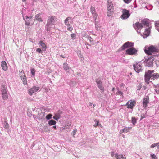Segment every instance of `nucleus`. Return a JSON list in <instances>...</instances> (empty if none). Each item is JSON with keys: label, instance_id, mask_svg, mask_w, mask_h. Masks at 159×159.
I'll return each instance as SVG.
<instances>
[{"label": "nucleus", "instance_id": "obj_51", "mask_svg": "<svg viewBox=\"0 0 159 159\" xmlns=\"http://www.w3.org/2000/svg\"><path fill=\"white\" fill-rule=\"evenodd\" d=\"M77 132V130L76 129H75V130H74L73 131V136H74L75 134Z\"/></svg>", "mask_w": 159, "mask_h": 159}, {"label": "nucleus", "instance_id": "obj_58", "mask_svg": "<svg viewBox=\"0 0 159 159\" xmlns=\"http://www.w3.org/2000/svg\"><path fill=\"white\" fill-rule=\"evenodd\" d=\"M157 148L158 149H159V144H157Z\"/></svg>", "mask_w": 159, "mask_h": 159}, {"label": "nucleus", "instance_id": "obj_11", "mask_svg": "<svg viewBox=\"0 0 159 159\" xmlns=\"http://www.w3.org/2000/svg\"><path fill=\"white\" fill-rule=\"evenodd\" d=\"M39 89V87L36 86H33L29 90L28 93L30 95H32L35 92H37Z\"/></svg>", "mask_w": 159, "mask_h": 159}, {"label": "nucleus", "instance_id": "obj_4", "mask_svg": "<svg viewBox=\"0 0 159 159\" xmlns=\"http://www.w3.org/2000/svg\"><path fill=\"white\" fill-rule=\"evenodd\" d=\"M134 43L131 42H127L118 50L119 51L124 50L126 48L133 47L134 46Z\"/></svg>", "mask_w": 159, "mask_h": 159}, {"label": "nucleus", "instance_id": "obj_49", "mask_svg": "<svg viewBox=\"0 0 159 159\" xmlns=\"http://www.w3.org/2000/svg\"><path fill=\"white\" fill-rule=\"evenodd\" d=\"M116 155V154H114V152H112L111 153V155L112 157H115V155Z\"/></svg>", "mask_w": 159, "mask_h": 159}, {"label": "nucleus", "instance_id": "obj_47", "mask_svg": "<svg viewBox=\"0 0 159 159\" xmlns=\"http://www.w3.org/2000/svg\"><path fill=\"white\" fill-rule=\"evenodd\" d=\"M123 1L125 3L128 4L130 2L131 0H123Z\"/></svg>", "mask_w": 159, "mask_h": 159}, {"label": "nucleus", "instance_id": "obj_6", "mask_svg": "<svg viewBox=\"0 0 159 159\" xmlns=\"http://www.w3.org/2000/svg\"><path fill=\"white\" fill-rule=\"evenodd\" d=\"M137 50L134 47H131L127 49L126 51L125 54L129 55L135 54Z\"/></svg>", "mask_w": 159, "mask_h": 159}, {"label": "nucleus", "instance_id": "obj_16", "mask_svg": "<svg viewBox=\"0 0 159 159\" xmlns=\"http://www.w3.org/2000/svg\"><path fill=\"white\" fill-rule=\"evenodd\" d=\"M42 13H39L35 16V20L39 22H42L43 20L41 17L40 16Z\"/></svg>", "mask_w": 159, "mask_h": 159}, {"label": "nucleus", "instance_id": "obj_12", "mask_svg": "<svg viewBox=\"0 0 159 159\" xmlns=\"http://www.w3.org/2000/svg\"><path fill=\"white\" fill-rule=\"evenodd\" d=\"M149 103V98L148 96H145L143 99V106L144 108H146L147 104Z\"/></svg>", "mask_w": 159, "mask_h": 159}, {"label": "nucleus", "instance_id": "obj_50", "mask_svg": "<svg viewBox=\"0 0 159 159\" xmlns=\"http://www.w3.org/2000/svg\"><path fill=\"white\" fill-rule=\"evenodd\" d=\"M81 52L80 51H78L77 52V54H78V56L80 55H81Z\"/></svg>", "mask_w": 159, "mask_h": 159}, {"label": "nucleus", "instance_id": "obj_23", "mask_svg": "<svg viewBox=\"0 0 159 159\" xmlns=\"http://www.w3.org/2000/svg\"><path fill=\"white\" fill-rule=\"evenodd\" d=\"M86 37L87 39L89 40L90 43L92 45H94L95 44V42L93 40V39L90 37L88 35H86Z\"/></svg>", "mask_w": 159, "mask_h": 159}, {"label": "nucleus", "instance_id": "obj_34", "mask_svg": "<svg viewBox=\"0 0 159 159\" xmlns=\"http://www.w3.org/2000/svg\"><path fill=\"white\" fill-rule=\"evenodd\" d=\"M67 29L69 31H72L73 30V27H72L71 25H70V24H67Z\"/></svg>", "mask_w": 159, "mask_h": 159}, {"label": "nucleus", "instance_id": "obj_1", "mask_svg": "<svg viewBox=\"0 0 159 159\" xmlns=\"http://www.w3.org/2000/svg\"><path fill=\"white\" fill-rule=\"evenodd\" d=\"M154 72L153 70H148L147 72L145 73V79L146 82L148 84L149 80L155 79H157L159 77V75L158 73H154L152 75V73Z\"/></svg>", "mask_w": 159, "mask_h": 159}, {"label": "nucleus", "instance_id": "obj_55", "mask_svg": "<svg viewBox=\"0 0 159 159\" xmlns=\"http://www.w3.org/2000/svg\"><path fill=\"white\" fill-rule=\"evenodd\" d=\"M69 126H70V124H68L67 125H66V127L68 128H70Z\"/></svg>", "mask_w": 159, "mask_h": 159}, {"label": "nucleus", "instance_id": "obj_37", "mask_svg": "<svg viewBox=\"0 0 159 159\" xmlns=\"http://www.w3.org/2000/svg\"><path fill=\"white\" fill-rule=\"evenodd\" d=\"M2 97L3 99H7L8 98V95L7 93H5L4 94H2Z\"/></svg>", "mask_w": 159, "mask_h": 159}, {"label": "nucleus", "instance_id": "obj_64", "mask_svg": "<svg viewBox=\"0 0 159 159\" xmlns=\"http://www.w3.org/2000/svg\"><path fill=\"white\" fill-rule=\"evenodd\" d=\"M87 45H88V46H91V45H90V44H88V43H87Z\"/></svg>", "mask_w": 159, "mask_h": 159}, {"label": "nucleus", "instance_id": "obj_5", "mask_svg": "<svg viewBox=\"0 0 159 159\" xmlns=\"http://www.w3.org/2000/svg\"><path fill=\"white\" fill-rule=\"evenodd\" d=\"M149 20L147 18L144 19L142 20L141 23H140V29L142 28L143 26H145L151 28V26L149 25Z\"/></svg>", "mask_w": 159, "mask_h": 159}, {"label": "nucleus", "instance_id": "obj_13", "mask_svg": "<svg viewBox=\"0 0 159 159\" xmlns=\"http://www.w3.org/2000/svg\"><path fill=\"white\" fill-rule=\"evenodd\" d=\"M96 82L97 84L98 87L101 90V93L103 92L104 88L102 85V82L100 81H98L97 79L96 80Z\"/></svg>", "mask_w": 159, "mask_h": 159}, {"label": "nucleus", "instance_id": "obj_17", "mask_svg": "<svg viewBox=\"0 0 159 159\" xmlns=\"http://www.w3.org/2000/svg\"><path fill=\"white\" fill-rule=\"evenodd\" d=\"M39 44L42 48V49L45 51L46 50V46L45 44L42 41H40L39 42Z\"/></svg>", "mask_w": 159, "mask_h": 159}, {"label": "nucleus", "instance_id": "obj_39", "mask_svg": "<svg viewBox=\"0 0 159 159\" xmlns=\"http://www.w3.org/2000/svg\"><path fill=\"white\" fill-rule=\"evenodd\" d=\"M52 115L51 114H49L46 116V118L48 120L51 119L52 118Z\"/></svg>", "mask_w": 159, "mask_h": 159}, {"label": "nucleus", "instance_id": "obj_7", "mask_svg": "<svg viewBox=\"0 0 159 159\" xmlns=\"http://www.w3.org/2000/svg\"><path fill=\"white\" fill-rule=\"evenodd\" d=\"M57 19L56 17L54 16H50L48 17L47 23L52 25L55 23Z\"/></svg>", "mask_w": 159, "mask_h": 159}, {"label": "nucleus", "instance_id": "obj_27", "mask_svg": "<svg viewBox=\"0 0 159 159\" xmlns=\"http://www.w3.org/2000/svg\"><path fill=\"white\" fill-rule=\"evenodd\" d=\"M3 125L4 127L7 129H9V124L6 121H5L3 124Z\"/></svg>", "mask_w": 159, "mask_h": 159}, {"label": "nucleus", "instance_id": "obj_52", "mask_svg": "<svg viewBox=\"0 0 159 159\" xmlns=\"http://www.w3.org/2000/svg\"><path fill=\"white\" fill-rule=\"evenodd\" d=\"M95 28L97 30H98V25L96 24V23H95Z\"/></svg>", "mask_w": 159, "mask_h": 159}, {"label": "nucleus", "instance_id": "obj_62", "mask_svg": "<svg viewBox=\"0 0 159 159\" xmlns=\"http://www.w3.org/2000/svg\"><path fill=\"white\" fill-rule=\"evenodd\" d=\"M26 0H22V1L23 2H25Z\"/></svg>", "mask_w": 159, "mask_h": 159}, {"label": "nucleus", "instance_id": "obj_18", "mask_svg": "<svg viewBox=\"0 0 159 159\" xmlns=\"http://www.w3.org/2000/svg\"><path fill=\"white\" fill-rule=\"evenodd\" d=\"M134 69V70L137 73H139V63H137L133 65Z\"/></svg>", "mask_w": 159, "mask_h": 159}, {"label": "nucleus", "instance_id": "obj_32", "mask_svg": "<svg viewBox=\"0 0 159 159\" xmlns=\"http://www.w3.org/2000/svg\"><path fill=\"white\" fill-rule=\"evenodd\" d=\"M71 19V18L70 17H68L65 20V23L66 25H67V24H69V20H70Z\"/></svg>", "mask_w": 159, "mask_h": 159}, {"label": "nucleus", "instance_id": "obj_33", "mask_svg": "<svg viewBox=\"0 0 159 159\" xmlns=\"http://www.w3.org/2000/svg\"><path fill=\"white\" fill-rule=\"evenodd\" d=\"M32 18V16H29V19H30V20H27V21L25 20L26 25L28 26L30 25V21L31 20Z\"/></svg>", "mask_w": 159, "mask_h": 159}, {"label": "nucleus", "instance_id": "obj_30", "mask_svg": "<svg viewBox=\"0 0 159 159\" xmlns=\"http://www.w3.org/2000/svg\"><path fill=\"white\" fill-rule=\"evenodd\" d=\"M115 157L117 159H120L121 158L124 159V157L122 155H118L117 153L115 155Z\"/></svg>", "mask_w": 159, "mask_h": 159}, {"label": "nucleus", "instance_id": "obj_8", "mask_svg": "<svg viewBox=\"0 0 159 159\" xmlns=\"http://www.w3.org/2000/svg\"><path fill=\"white\" fill-rule=\"evenodd\" d=\"M151 28L148 27L145 29L144 32L141 34L142 36L144 38H147L149 36L151 30Z\"/></svg>", "mask_w": 159, "mask_h": 159}, {"label": "nucleus", "instance_id": "obj_29", "mask_svg": "<svg viewBox=\"0 0 159 159\" xmlns=\"http://www.w3.org/2000/svg\"><path fill=\"white\" fill-rule=\"evenodd\" d=\"M22 78V80L23 82V84L25 85L27 84V81L26 80V77L24 75V77Z\"/></svg>", "mask_w": 159, "mask_h": 159}, {"label": "nucleus", "instance_id": "obj_45", "mask_svg": "<svg viewBox=\"0 0 159 159\" xmlns=\"http://www.w3.org/2000/svg\"><path fill=\"white\" fill-rule=\"evenodd\" d=\"M44 129L45 131L46 132L49 131L50 130L49 128H48V127L47 126L44 127Z\"/></svg>", "mask_w": 159, "mask_h": 159}, {"label": "nucleus", "instance_id": "obj_36", "mask_svg": "<svg viewBox=\"0 0 159 159\" xmlns=\"http://www.w3.org/2000/svg\"><path fill=\"white\" fill-rule=\"evenodd\" d=\"M141 6H142V7H141L142 8H146L147 9L149 10H150L151 9V8H150V9L148 8L147 7V6H146V3H142Z\"/></svg>", "mask_w": 159, "mask_h": 159}, {"label": "nucleus", "instance_id": "obj_61", "mask_svg": "<svg viewBox=\"0 0 159 159\" xmlns=\"http://www.w3.org/2000/svg\"><path fill=\"white\" fill-rule=\"evenodd\" d=\"M96 106V104H94L93 105V108H94Z\"/></svg>", "mask_w": 159, "mask_h": 159}, {"label": "nucleus", "instance_id": "obj_63", "mask_svg": "<svg viewBox=\"0 0 159 159\" xmlns=\"http://www.w3.org/2000/svg\"><path fill=\"white\" fill-rule=\"evenodd\" d=\"M92 103H90V104H89V106H92Z\"/></svg>", "mask_w": 159, "mask_h": 159}, {"label": "nucleus", "instance_id": "obj_46", "mask_svg": "<svg viewBox=\"0 0 159 159\" xmlns=\"http://www.w3.org/2000/svg\"><path fill=\"white\" fill-rule=\"evenodd\" d=\"M36 51L39 53H42V51L41 49L40 48H38L36 49Z\"/></svg>", "mask_w": 159, "mask_h": 159}, {"label": "nucleus", "instance_id": "obj_38", "mask_svg": "<svg viewBox=\"0 0 159 159\" xmlns=\"http://www.w3.org/2000/svg\"><path fill=\"white\" fill-rule=\"evenodd\" d=\"M136 119L135 117H132V123L133 125H134L136 122Z\"/></svg>", "mask_w": 159, "mask_h": 159}, {"label": "nucleus", "instance_id": "obj_28", "mask_svg": "<svg viewBox=\"0 0 159 159\" xmlns=\"http://www.w3.org/2000/svg\"><path fill=\"white\" fill-rule=\"evenodd\" d=\"M155 90L156 93L159 94V84L154 85Z\"/></svg>", "mask_w": 159, "mask_h": 159}, {"label": "nucleus", "instance_id": "obj_56", "mask_svg": "<svg viewBox=\"0 0 159 159\" xmlns=\"http://www.w3.org/2000/svg\"><path fill=\"white\" fill-rule=\"evenodd\" d=\"M52 127L54 129H56V125H54V126H53Z\"/></svg>", "mask_w": 159, "mask_h": 159}, {"label": "nucleus", "instance_id": "obj_10", "mask_svg": "<svg viewBox=\"0 0 159 159\" xmlns=\"http://www.w3.org/2000/svg\"><path fill=\"white\" fill-rule=\"evenodd\" d=\"M136 102L134 100H130L128 101L126 103L125 106H127V108H128L133 109L135 105Z\"/></svg>", "mask_w": 159, "mask_h": 159}, {"label": "nucleus", "instance_id": "obj_19", "mask_svg": "<svg viewBox=\"0 0 159 159\" xmlns=\"http://www.w3.org/2000/svg\"><path fill=\"white\" fill-rule=\"evenodd\" d=\"M91 12L93 15L94 14V15H93L94 18V19L95 21H96L97 18V14L96 13H95V8L93 7H92L91 8Z\"/></svg>", "mask_w": 159, "mask_h": 159}, {"label": "nucleus", "instance_id": "obj_24", "mask_svg": "<svg viewBox=\"0 0 159 159\" xmlns=\"http://www.w3.org/2000/svg\"><path fill=\"white\" fill-rule=\"evenodd\" d=\"M52 25L47 23L46 25L45 26V30L47 31H49L51 30V28L52 27Z\"/></svg>", "mask_w": 159, "mask_h": 159}, {"label": "nucleus", "instance_id": "obj_22", "mask_svg": "<svg viewBox=\"0 0 159 159\" xmlns=\"http://www.w3.org/2000/svg\"><path fill=\"white\" fill-rule=\"evenodd\" d=\"M2 94L7 93V88L5 85H2L1 88Z\"/></svg>", "mask_w": 159, "mask_h": 159}, {"label": "nucleus", "instance_id": "obj_14", "mask_svg": "<svg viewBox=\"0 0 159 159\" xmlns=\"http://www.w3.org/2000/svg\"><path fill=\"white\" fill-rule=\"evenodd\" d=\"M62 113V111L60 110H59L55 114V116L53 117V118L56 120L58 121V119L60 118L61 115Z\"/></svg>", "mask_w": 159, "mask_h": 159}, {"label": "nucleus", "instance_id": "obj_43", "mask_svg": "<svg viewBox=\"0 0 159 159\" xmlns=\"http://www.w3.org/2000/svg\"><path fill=\"white\" fill-rule=\"evenodd\" d=\"M31 73L33 76H34L35 75V70L34 68H31Z\"/></svg>", "mask_w": 159, "mask_h": 159}, {"label": "nucleus", "instance_id": "obj_57", "mask_svg": "<svg viewBox=\"0 0 159 159\" xmlns=\"http://www.w3.org/2000/svg\"><path fill=\"white\" fill-rule=\"evenodd\" d=\"M80 58H82L83 57V55L81 54V55L79 56Z\"/></svg>", "mask_w": 159, "mask_h": 159}, {"label": "nucleus", "instance_id": "obj_53", "mask_svg": "<svg viewBox=\"0 0 159 159\" xmlns=\"http://www.w3.org/2000/svg\"><path fill=\"white\" fill-rule=\"evenodd\" d=\"M118 93L119 94H120L121 95H122L123 94L122 92L120 91H118Z\"/></svg>", "mask_w": 159, "mask_h": 159}, {"label": "nucleus", "instance_id": "obj_44", "mask_svg": "<svg viewBox=\"0 0 159 159\" xmlns=\"http://www.w3.org/2000/svg\"><path fill=\"white\" fill-rule=\"evenodd\" d=\"M151 157L153 159H157V158L155 154H151Z\"/></svg>", "mask_w": 159, "mask_h": 159}, {"label": "nucleus", "instance_id": "obj_41", "mask_svg": "<svg viewBox=\"0 0 159 159\" xmlns=\"http://www.w3.org/2000/svg\"><path fill=\"white\" fill-rule=\"evenodd\" d=\"M94 121L96 122L94 124L93 126L95 127H96L99 125V121L97 120H95Z\"/></svg>", "mask_w": 159, "mask_h": 159}, {"label": "nucleus", "instance_id": "obj_48", "mask_svg": "<svg viewBox=\"0 0 159 159\" xmlns=\"http://www.w3.org/2000/svg\"><path fill=\"white\" fill-rule=\"evenodd\" d=\"M71 37L72 38L75 39V35L74 33L72 34H71Z\"/></svg>", "mask_w": 159, "mask_h": 159}, {"label": "nucleus", "instance_id": "obj_2", "mask_svg": "<svg viewBox=\"0 0 159 159\" xmlns=\"http://www.w3.org/2000/svg\"><path fill=\"white\" fill-rule=\"evenodd\" d=\"M158 47L153 45H151L145 47V52L147 54L151 55L152 53L158 52Z\"/></svg>", "mask_w": 159, "mask_h": 159}, {"label": "nucleus", "instance_id": "obj_31", "mask_svg": "<svg viewBox=\"0 0 159 159\" xmlns=\"http://www.w3.org/2000/svg\"><path fill=\"white\" fill-rule=\"evenodd\" d=\"M155 27L157 30L159 32V21H156L155 22Z\"/></svg>", "mask_w": 159, "mask_h": 159}, {"label": "nucleus", "instance_id": "obj_15", "mask_svg": "<svg viewBox=\"0 0 159 159\" xmlns=\"http://www.w3.org/2000/svg\"><path fill=\"white\" fill-rule=\"evenodd\" d=\"M1 67L2 69L4 71H6L7 70V66L6 62L4 61H2L1 64Z\"/></svg>", "mask_w": 159, "mask_h": 159}, {"label": "nucleus", "instance_id": "obj_60", "mask_svg": "<svg viewBox=\"0 0 159 159\" xmlns=\"http://www.w3.org/2000/svg\"><path fill=\"white\" fill-rule=\"evenodd\" d=\"M28 19H29V17L28 16H26V19L27 20Z\"/></svg>", "mask_w": 159, "mask_h": 159}, {"label": "nucleus", "instance_id": "obj_25", "mask_svg": "<svg viewBox=\"0 0 159 159\" xmlns=\"http://www.w3.org/2000/svg\"><path fill=\"white\" fill-rule=\"evenodd\" d=\"M56 122L53 120H51L48 122V124L50 125H55Z\"/></svg>", "mask_w": 159, "mask_h": 159}, {"label": "nucleus", "instance_id": "obj_26", "mask_svg": "<svg viewBox=\"0 0 159 159\" xmlns=\"http://www.w3.org/2000/svg\"><path fill=\"white\" fill-rule=\"evenodd\" d=\"M113 5L112 3H109V2L108 4V10H113Z\"/></svg>", "mask_w": 159, "mask_h": 159}, {"label": "nucleus", "instance_id": "obj_42", "mask_svg": "<svg viewBox=\"0 0 159 159\" xmlns=\"http://www.w3.org/2000/svg\"><path fill=\"white\" fill-rule=\"evenodd\" d=\"M159 144V142L158 143H153L151 146L150 147L151 148H153L155 147L157 145V144Z\"/></svg>", "mask_w": 159, "mask_h": 159}, {"label": "nucleus", "instance_id": "obj_35", "mask_svg": "<svg viewBox=\"0 0 159 159\" xmlns=\"http://www.w3.org/2000/svg\"><path fill=\"white\" fill-rule=\"evenodd\" d=\"M129 128L125 127L122 130V132H127L129 131Z\"/></svg>", "mask_w": 159, "mask_h": 159}, {"label": "nucleus", "instance_id": "obj_9", "mask_svg": "<svg viewBox=\"0 0 159 159\" xmlns=\"http://www.w3.org/2000/svg\"><path fill=\"white\" fill-rule=\"evenodd\" d=\"M122 12L123 14L121 16V18L122 19H127L129 16L130 14L128 10L125 9H124L123 10Z\"/></svg>", "mask_w": 159, "mask_h": 159}, {"label": "nucleus", "instance_id": "obj_3", "mask_svg": "<svg viewBox=\"0 0 159 159\" xmlns=\"http://www.w3.org/2000/svg\"><path fill=\"white\" fill-rule=\"evenodd\" d=\"M144 59L143 60V61L145 63L146 66L150 67L153 66L154 59L152 56H149L144 57Z\"/></svg>", "mask_w": 159, "mask_h": 159}, {"label": "nucleus", "instance_id": "obj_20", "mask_svg": "<svg viewBox=\"0 0 159 159\" xmlns=\"http://www.w3.org/2000/svg\"><path fill=\"white\" fill-rule=\"evenodd\" d=\"M63 67L64 70L67 71V73L68 74H69V71H68V70L70 68L68 66V64L67 63H64L63 64Z\"/></svg>", "mask_w": 159, "mask_h": 159}, {"label": "nucleus", "instance_id": "obj_59", "mask_svg": "<svg viewBox=\"0 0 159 159\" xmlns=\"http://www.w3.org/2000/svg\"><path fill=\"white\" fill-rule=\"evenodd\" d=\"M61 57H62L63 58H65V57L63 55H61Z\"/></svg>", "mask_w": 159, "mask_h": 159}, {"label": "nucleus", "instance_id": "obj_54", "mask_svg": "<svg viewBox=\"0 0 159 159\" xmlns=\"http://www.w3.org/2000/svg\"><path fill=\"white\" fill-rule=\"evenodd\" d=\"M24 74V72L22 71L20 73V75H23V74Z\"/></svg>", "mask_w": 159, "mask_h": 159}, {"label": "nucleus", "instance_id": "obj_21", "mask_svg": "<svg viewBox=\"0 0 159 159\" xmlns=\"http://www.w3.org/2000/svg\"><path fill=\"white\" fill-rule=\"evenodd\" d=\"M133 26L136 30L137 33H139L138 30L139 29V22H136L135 24H133Z\"/></svg>", "mask_w": 159, "mask_h": 159}, {"label": "nucleus", "instance_id": "obj_40", "mask_svg": "<svg viewBox=\"0 0 159 159\" xmlns=\"http://www.w3.org/2000/svg\"><path fill=\"white\" fill-rule=\"evenodd\" d=\"M113 12V10H108L107 16L109 17L112 14Z\"/></svg>", "mask_w": 159, "mask_h": 159}]
</instances>
